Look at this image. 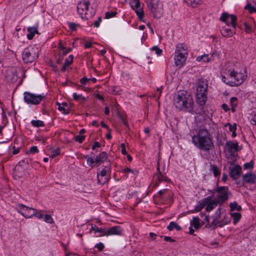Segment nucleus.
<instances>
[{
  "label": "nucleus",
  "instance_id": "1",
  "mask_svg": "<svg viewBox=\"0 0 256 256\" xmlns=\"http://www.w3.org/2000/svg\"><path fill=\"white\" fill-rule=\"evenodd\" d=\"M175 107L185 112H191L193 109V99L192 96L185 91L179 92L174 99Z\"/></svg>",
  "mask_w": 256,
  "mask_h": 256
},
{
  "label": "nucleus",
  "instance_id": "2",
  "mask_svg": "<svg viewBox=\"0 0 256 256\" xmlns=\"http://www.w3.org/2000/svg\"><path fill=\"white\" fill-rule=\"evenodd\" d=\"M94 0H82L77 6V11L82 18L92 17L94 15L95 10L91 6Z\"/></svg>",
  "mask_w": 256,
  "mask_h": 256
},
{
  "label": "nucleus",
  "instance_id": "3",
  "mask_svg": "<svg viewBox=\"0 0 256 256\" xmlns=\"http://www.w3.org/2000/svg\"><path fill=\"white\" fill-rule=\"evenodd\" d=\"M208 130L206 128H200L198 135L194 136L192 140L198 148L204 151L208 150Z\"/></svg>",
  "mask_w": 256,
  "mask_h": 256
},
{
  "label": "nucleus",
  "instance_id": "4",
  "mask_svg": "<svg viewBox=\"0 0 256 256\" xmlns=\"http://www.w3.org/2000/svg\"><path fill=\"white\" fill-rule=\"evenodd\" d=\"M188 54V48L186 45L184 44H178L174 58L176 66L179 68H182L186 61Z\"/></svg>",
  "mask_w": 256,
  "mask_h": 256
},
{
  "label": "nucleus",
  "instance_id": "5",
  "mask_svg": "<svg viewBox=\"0 0 256 256\" xmlns=\"http://www.w3.org/2000/svg\"><path fill=\"white\" fill-rule=\"evenodd\" d=\"M208 86L207 81L200 80L198 83L196 94V100L198 104L204 106L207 100V89Z\"/></svg>",
  "mask_w": 256,
  "mask_h": 256
},
{
  "label": "nucleus",
  "instance_id": "6",
  "mask_svg": "<svg viewBox=\"0 0 256 256\" xmlns=\"http://www.w3.org/2000/svg\"><path fill=\"white\" fill-rule=\"evenodd\" d=\"M146 2L154 18H159L162 16V6L159 4L158 0H146Z\"/></svg>",
  "mask_w": 256,
  "mask_h": 256
},
{
  "label": "nucleus",
  "instance_id": "7",
  "mask_svg": "<svg viewBox=\"0 0 256 256\" xmlns=\"http://www.w3.org/2000/svg\"><path fill=\"white\" fill-rule=\"evenodd\" d=\"M212 194L216 192L218 194L216 198L217 202L222 204L228 198L229 195H231L230 192L226 186H217L216 190H210Z\"/></svg>",
  "mask_w": 256,
  "mask_h": 256
},
{
  "label": "nucleus",
  "instance_id": "8",
  "mask_svg": "<svg viewBox=\"0 0 256 256\" xmlns=\"http://www.w3.org/2000/svg\"><path fill=\"white\" fill-rule=\"evenodd\" d=\"M232 78H234V81L231 82L230 86H238L242 84L246 80L247 74L246 70H244V72H237L235 71H231L229 74Z\"/></svg>",
  "mask_w": 256,
  "mask_h": 256
},
{
  "label": "nucleus",
  "instance_id": "9",
  "mask_svg": "<svg viewBox=\"0 0 256 256\" xmlns=\"http://www.w3.org/2000/svg\"><path fill=\"white\" fill-rule=\"evenodd\" d=\"M24 102L29 104H38L45 97L42 94L36 95L29 92H24Z\"/></svg>",
  "mask_w": 256,
  "mask_h": 256
},
{
  "label": "nucleus",
  "instance_id": "10",
  "mask_svg": "<svg viewBox=\"0 0 256 256\" xmlns=\"http://www.w3.org/2000/svg\"><path fill=\"white\" fill-rule=\"evenodd\" d=\"M22 60L25 63H32L38 58L36 50L34 48H26L22 53Z\"/></svg>",
  "mask_w": 256,
  "mask_h": 256
},
{
  "label": "nucleus",
  "instance_id": "11",
  "mask_svg": "<svg viewBox=\"0 0 256 256\" xmlns=\"http://www.w3.org/2000/svg\"><path fill=\"white\" fill-rule=\"evenodd\" d=\"M111 165L110 164L104 167L101 171L100 174H98V182L100 184H104L108 182L110 178L111 172Z\"/></svg>",
  "mask_w": 256,
  "mask_h": 256
},
{
  "label": "nucleus",
  "instance_id": "12",
  "mask_svg": "<svg viewBox=\"0 0 256 256\" xmlns=\"http://www.w3.org/2000/svg\"><path fill=\"white\" fill-rule=\"evenodd\" d=\"M220 20L225 22L228 26H229L230 24H232L234 28H236L237 18L234 14H229L227 12H224L222 14Z\"/></svg>",
  "mask_w": 256,
  "mask_h": 256
},
{
  "label": "nucleus",
  "instance_id": "13",
  "mask_svg": "<svg viewBox=\"0 0 256 256\" xmlns=\"http://www.w3.org/2000/svg\"><path fill=\"white\" fill-rule=\"evenodd\" d=\"M227 150L230 156H235L239 150L238 143L236 141H228L226 143Z\"/></svg>",
  "mask_w": 256,
  "mask_h": 256
},
{
  "label": "nucleus",
  "instance_id": "14",
  "mask_svg": "<svg viewBox=\"0 0 256 256\" xmlns=\"http://www.w3.org/2000/svg\"><path fill=\"white\" fill-rule=\"evenodd\" d=\"M157 164V173L156 174V183L154 184V187L158 186L160 182L162 181H170V180L168 178L166 174H164V173L160 171L159 162H158Z\"/></svg>",
  "mask_w": 256,
  "mask_h": 256
},
{
  "label": "nucleus",
  "instance_id": "15",
  "mask_svg": "<svg viewBox=\"0 0 256 256\" xmlns=\"http://www.w3.org/2000/svg\"><path fill=\"white\" fill-rule=\"evenodd\" d=\"M18 206L20 209L24 210V212H20V214L26 218H31L35 214L34 212H35L36 211V209L28 208L23 204H20Z\"/></svg>",
  "mask_w": 256,
  "mask_h": 256
},
{
  "label": "nucleus",
  "instance_id": "16",
  "mask_svg": "<svg viewBox=\"0 0 256 256\" xmlns=\"http://www.w3.org/2000/svg\"><path fill=\"white\" fill-rule=\"evenodd\" d=\"M230 176L234 180L237 179L242 171V168L239 165L230 166L229 168Z\"/></svg>",
  "mask_w": 256,
  "mask_h": 256
},
{
  "label": "nucleus",
  "instance_id": "17",
  "mask_svg": "<svg viewBox=\"0 0 256 256\" xmlns=\"http://www.w3.org/2000/svg\"><path fill=\"white\" fill-rule=\"evenodd\" d=\"M122 229L120 226H112L108 229H106V236L118 235L120 236L122 234Z\"/></svg>",
  "mask_w": 256,
  "mask_h": 256
},
{
  "label": "nucleus",
  "instance_id": "18",
  "mask_svg": "<svg viewBox=\"0 0 256 256\" xmlns=\"http://www.w3.org/2000/svg\"><path fill=\"white\" fill-rule=\"evenodd\" d=\"M206 206V210L208 211V198H206L200 200L198 206L195 208L194 210L192 211V212H198L200 211L202 208Z\"/></svg>",
  "mask_w": 256,
  "mask_h": 256
},
{
  "label": "nucleus",
  "instance_id": "19",
  "mask_svg": "<svg viewBox=\"0 0 256 256\" xmlns=\"http://www.w3.org/2000/svg\"><path fill=\"white\" fill-rule=\"evenodd\" d=\"M244 181L248 184H254L256 182V175L254 174L247 173L242 176Z\"/></svg>",
  "mask_w": 256,
  "mask_h": 256
},
{
  "label": "nucleus",
  "instance_id": "20",
  "mask_svg": "<svg viewBox=\"0 0 256 256\" xmlns=\"http://www.w3.org/2000/svg\"><path fill=\"white\" fill-rule=\"evenodd\" d=\"M230 222V220L226 218H224V220L222 222H220L216 220H214V221L212 222L210 224H209V227L214 229L215 228L216 226L222 227L224 225L229 224Z\"/></svg>",
  "mask_w": 256,
  "mask_h": 256
},
{
  "label": "nucleus",
  "instance_id": "21",
  "mask_svg": "<svg viewBox=\"0 0 256 256\" xmlns=\"http://www.w3.org/2000/svg\"><path fill=\"white\" fill-rule=\"evenodd\" d=\"M107 158L108 154L105 152H102L95 158V162L96 164H97L98 166H100V164H102L104 161H106Z\"/></svg>",
  "mask_w": 256,
  "mask_h": 256
},
{
  "label": "nucleus",
  "instance_id": "22",
  "mask_svg": "<svg viewBox=\"0 0 256 256\" xmlns=\"http://www.w3.org/2000/svg\"><path fill=\"white\" fill-rule=\"evenodd\" d=\"M38 26H34L32 27H28V34H27V38L28 40H32L35 34H39L38 32Z\"/></svg>",
  "mask_w": 256,
  "mask_h": 256
},
{
  "label": "nucleus",
  "instance_id": "23",
  "mask_svg": "<svg viewBox=\"0 0 256 256\" xmlns=\"http://www.w3.org/2000/svg\"><path fill=\"white\" fill-rule=\"evenodd\" d=\"M58 110L62 112L63 114H68L70 112V110L66 103L64 102L62 104L58 103Z\"/></svg>",
  "mask_w": 256,
  "mask_h": 256
},
{
  "label": "nucleus",
  "instance_id": "24",
  "mask_svg": "<svg viewBox=\"0 0 256 256\" xmlns=\"http://www.w3.org/2000/svg\"><path fill=\"white\" fill-rule=\"evenodd\" d=\"M92 230L94 231L95 232L100 233V236H106V229L99 228L96 225H92Z\"/></svg>",
  "mask_w": 256,
  "mask_h": 256
},
{
  "label": "nucleus",
  "instance_id": "25",
  "mask_svg": "<svg viewBox=\"0 0 256 256\" xmlns=\"http://www.w3.org/2000/svg\"><path fill=\"white\" fill-rule=\"evenodd\" d=\"M234 32L233 30L228 28H222L221 30V34L224 36L230 37L232 36Z\"/></svg>",
  "mask_w": 256,
  "mask_h": 256
},
{
  "label": "nucleus",
  "instance_id": "26",
  "mask_svg": "<svg viewBox=\"0 0 256 256\" xmlns=\"http://www.w3.org/2000/svg\"><path fill=\"white\" fill-rule=\"evenodd\" d=\"M191 226H194L196 229H198L200 227V218L198 217H194L190 222Z\"/></svg>",
  "mask_w": 256,
  "mask_h": 256
},
{
  "label": "nucleus",
  "instance_id": "27",
  "mask_svg": "<svg viewBox=\"0 0 256 256\" xmlns=\"http://www.w3.org/2000/svg\"><path fill=\"white\" fill-rule=\"evenodd\" d=\"M167 228L170 231H172L174 229H176L177 230H180L182 229L181 227L174 222H170Z\"/></svg>",
  "mask_w": 256,
  "mask_h": 256
},
{
  "label": "nucleus",
  "instance_id": "28",
  "mask_svg": "<svg viewBox=\"0 0 256 256\" xmlns=\"http://www.w3.org/2000/svg\"><path fill=\"white\" fill-rule=\"evenodd\" d=\"M202 0H184V2L189 5L192 6V7H195L197 5L200 4Z\"/></svg>",
  "mask_w": 256,
  "mask_h": 256
},
{
  "label": "nucleus",
  "instance_id": "29",
  "mask_svg": "<svg viewBox=\"0 0 256 256\" xmlns=\"http://www.w3.org/2000/svg\"><path fill=\"white\" fill-rule=\"evenodd\" d=\"M230 208L231 211H234V210L240 211L242 210L241 206L238 205V203L236 202H233L230 203Z\"/></svg>",
  "mask_w": 256,
  "mask_h": 256
},
{
  "label": "nucleus",
  "instance_id": "30",
  "mask_svg": "<svg viewBox=\"0 0 256 256\" xmlns=\"http://www.w3.org/2000/svg\"><path fill=\"white\" fill-rule=\"evenodd\" d=\"M230 214L234 219V224H236L241 218L240 214L239 212H232Z\"/></svg>",
  "mask_w": 256,
  "mask_h": 256
},
{
  "label": "nucleus",
  "instance_id": "31",
  "mask_svg": "<svg viewBox=\"0 0 256 256\" xmlns=\"http://www.w3.org/2000/svg\"><path fill=\"white\" fill-rule=\"evenodd\" d=\"M31 124L34 126L36 128L44 126V122L40 120H32L31 122Z\"/></svg>",
  "mask_w": 256,
  "mask_h": 256
},
{
  "label": "nucleus",
  "instance_id": "32",
  "mask_svg": "<svg viewBox=\"0 0 256 256\" xmlns=\"http://www.w3.org/2000/svg\"><path fill=\"white\" fill-rule=\"evenodd\" d=\"M218 204H220V202H217L216 199L211 200L209 198V211L216 208Z\"/></svg>",
  "mask_w": 256,
  "mask_h": 256
},
{
  "label": "nucleus",
  "instance_id": "33",
  "mask_svg": "<svg viewBox=\"0 0 256 256\" xmlns=\"http://www.w3.org/2000/svg\"><path fill=\"white\" fill-rule=\"evenodd\" d=\"M73 98L74 100L78 102H84L86 100L85 98L82 96L80 94H78L74 92L73 94Z\"/></svg>",
  "mask_w": 256,
  "mask_h": 256
},
{
  "label": "nucleus",
  "instance_id": "34",
  "mask_svg": "<svg viewBox=\"0 0 256 256\" xmlns=\"http://www.w3.org/2000/svg\"><path fill=\"white\" fill-rule=\"evenodd\" d=\"M138 18L140 20H142L144 16V12L142 8H139L134 10Z\"/></svg>",
  "mask_w": 256,
  "mask_h": 256
},
{
  "label": "nucleus",
  "instance_id": "35",
  "mask_svg": "<svg viewBox=\"0 0 256 256\" xmlns=\"http://www.w3.org/2000/svg\"><path fill=\"white\" fill-rule=\"evenodd\" d=\"M196 60L198 62L204 61V62H208V54H204L197 57Z\"/></svg>",
  "mask_w": 256,
  "mask_h": 256
},
{
  "label": "nucleus",
  "instance_id": "36",
  "mask_svg": "<svg viewBox=\"0 0 256 256\" xmlns=\"http://www.w3.org/2000/svg\"><path fill=\"white\" fill-rule=\"evenodd\" d=\"M68 25L70 29L72 30H76L77 27L80 26L78 24L72 22H68Z\"/></svg>",
  "mask_w": 256,
  "mask_h": 256
},
{
  "label": "nucleus",
  "instance_id": "37",
  "mask_svg": "<svg viewBox=\"0 0 256 256\" xmlns=\"http://www.w3.org/2000/svg\"><path fill=\"white\" fill-rule=\"evenodd\" d=\"M245 9L248 10L250 13L256 12V8L252 6L250 4H248L245 6Z\"/></svg>",
  "mask_w": 256,
  "mask_h": 256
},
{
  "label": "nucleus",
  "instance_id": "38",
  "mask_svg": "<svg viewBox=\"0 0 256 256\" xmlns=\"http://www.w3.org/2000/svg\"><path fill=\"white\" fill-rule=\"evenodd\" d=\"M44 221L46 222L50 223V224H53L54 223V221L53 220V218L50 214H46L44 216Z\"/></svg>",
  "mask_w": 256,
  "mask_h": 256
},
{
  "label": "nucleus",
  "instance_id": "39",
  "mask_svg": "<svg viewBox=\"0 0 256 256\" xmlns=\"http://www.w3.org/2000/svg\"><path fill=\"white\" fill-rule=\"evenodd\" d=\"M117 12H108L106 13L105 18H110L116 16Z\"/></svg>",
  "mask_w": 256,
  "mask_h": 256
},
{
  "label": "nucleus",
  "instance_id": "40",
  "mask_svg": "<svg viewBox=\"0 0 256 256\" xmlns=\"http://www.w3.org/2000/svg\"><path fill=\"white\" fill-rule=\"evenodd\" d=\"M228 126L229 127V130L230 132H232L234 130H236V124H234L232 125L230 123H227L225 124L224 126L226 127L227 126Z\"/></svg>",
  "mask_w": 256,
  "mask_h": 256
},
{
  "label": "nucleus",
  "instance_id": "41",
  "mask_svg": "<svg viewBox=\"0 0 256 256\" xmlns=\"http://www.w3.org/2000/svg\"><path fill=\"white\" fill-rule=\"evenodd\" d=\"M212 170L214 176L216 177L220 174V172L219 169L216 166H212Z\"/></svg>",
  "mask_w": 256,
  "mask_h": 256
},
{
  "label": "nucleus",
  "instance_id": "42",
  "mask_svg": "<svg viewBox=\"0 0 256 256\" xmlns=\"http://www.w3.org/2000/svg\"><path fill=\"white\" fill-rule=\"evenodd\" d=\"M151 50L155 52L156 54L158 56H160L162 54V50L156 46H154L151 48Z\"/></svg>",
  "mask_w": 256,
  "mask_h": 256
},
{
  "label": "nucleus",
  "instance_id": "43",
  "mask_svg": "<svg viewBox=\"0 0 256 256\" xmlns=\"http://www.w3.org/2000/svg\"><path fill=\"white\" fill-rule=\"evenodd\" d=\"M254 166L253 161H250L249 162H247L244 164V169L252 168Z\"/></svg>",
  "mask_w": 256,
  "mask_h": 256
},
{
  "label": "nucleus",
  "instance_id": "44",
  "mask_svg": "<svg viewBox=\"0 0 256 256\" xmlns=\"http://www.w3.org/2000/svg\"><path fill=\"white\" fill-rule=\"evenodd\" d=\"M85 138L84 136H76L74 139L76 142H79L80 143H82L83 142L84 139Z\"/></svg>",
  "mask_w": 256,
  "mask_h": 256
},
{
  "label": "nucleus",
  "instance_id": "45",
  "mask_svg": "<svg viewBox=\"0 0 256 256\" xmlns=\"http://www.w3.org/2000/svg\"><path fill=\"white\" fill-rule=\"evenodd\" d=\"M38 152V150L37 146H32L30 148L28 153L34 154V153H37Z\"/></svg>",
  "mask_w": 256,
  "mask_h": 256
},
{
  "label": "nucleus",
  "instance_id": "46",
  "mask_svg": "<svg viewBox=\"0 0 256 256\" xmlns=\"http://www.w3.org/2000/svg\"><path fill=\"white\" fill-rule=\"evenodd\" d=\"M87 163L88 164L92 166V167H93L94 166V165L93 164L94 163H96L95 162V160H94V158H88V160H87Z\"/></svg>",
  "mask_w": 256,
  "mask_h": 256
},
{
  "label": "nucleus",
  "instance_id": "47",
  "mask_svg": "<svg viewBox=\"0 0 256 256\" xmlns=\"http://www.w3.org/2000/svg\"><path fill=\"white\" fill-rule=\"evenodd\" d=\"M219 56V52L216 50H215L212 54V58L213 60L218 59Z\"/></svg>",
  "mask_w": 256,
  "mask_h": 256
},
{
  "label": "nucleus",
  "instance_id": "48",
  "mask_svg": "<svg viewBox=\"0 0 256 256\" xmlns=\"http://www.w3.org/2000/svg\"><path fill=\"white\" fill-rule=\"evenodd\" d=\"M162 238V237H164V240L165 241H166V242H175V240L174 239H172L171 237L170 236H161Z\"/></svg>",
  "mask_w": 256,
  "mask_h": 256
},
{
  "label": "nucleus",
  "instance_id": "49",
  "mask_svg": "<svg viewBox=\"0 0 256 256\" xmlns=\"http://www.w3.org/2000/svg\"><path fill=\"white\" fill-rule=\"evenodd\" d=\"M100 146L101 145L99 142H94V144L92 146V150H94L96 148H100Z\"/></svg>",
  "mask_w": 256,
  "mask_h": 256
},
{
  "label": "nucleus",
  "instance_id": "50",
  "mask_svg": "<svg viewBox=\"0 0 256 256\" xmlns=\"http://www.w3.org/2000/svg\"><path fill=\"white\" fill-rule=\"evenodd\" d=\"M60 154V150L57 149L53 152V154L50 156L51 158H54Z\"/></svg>",
  "mask_w": 256,
  "mask_h": 256
},
{
  "label": "nucleus",
  "instance_id": "51",
  "mask_svg": "<svg viewBox=\"0 0 256 256\" xmlns=\"http://www.w3.org/2000/svg\"><path fill=\"white\" fill-rule=\"evenodd\" d=\"M120 147L122 148V154L124 155L126 154L127 152L125 147V144L124 143L121 144Z\"/></svg>",
  "mask_w": 256,
  "mask_h": 256
},
{
  "label": "nucleus",
  "instance_id": "52",
  "mask_svg": "<svg viewBox=\"0 0 256 256\" xmlns=\"http://www.w3.org/2000/svg\"><path fill=\"white\" fill-rule=\"evenodd\" d=\"M246 31L248 32H252V28L246 22L244 23Z\"/></svg>",
  "mask_w": 256,
  "mask_h": 256
},
{
  "label": "nucleus",
  "instance_id": "53",
  "mask_svg": "<svg viewBox=\"0 0 256 256\" xmlns=\"http://www.w3.org/2000/svg\"><path fill=\"white\" fill-rule=\"evenodd\" d=\"M168 190L166 188L162 190H160L158 192V194L160 195V196L162 198V194L168 193Z\"/></svg>",
  "mask_w": 256,
  "mask_h": 256
},
{
  "label": "nucleus",
  "instance_id": "54",
  "mask_svg": "<svg viewBox=\"0 0 256 256\" xmlns=\"http://www.w3.org/2000/svg\"><path fill=\"white\" fill-rule=\"evenodd\" d=\"M101 22L102 18L100 17H98V20H96L94 24V27L98 28L100 26V24Z\"/></svg>",
  "mask_w": 256,
  "mask_h": 256
},
{
  "label": "nucleus",
  "instance_id": "55",
  "mask_svg": "<svg viewBox=\"0 0 256 256\" xmlns=\"http://www.w3.org/2000/svg\"><path fill=\"white\" fill-rule=\"evenodd\" d=\"M122 171L124 172H130L132 173H133L134 175H136L137 174H138L137 172L136 174H134V170H132V169H130V168H126L123 169Z\"/></svg>",
  "mask_w": 256,
  "mask_h": 256
},
{
  "label": "nucleus",
  "instance_id": "56",
  "mask_svg": "<svg viewBox=\"0 0 256 256\" xmlns=\"http://www.w3.org/2000/svg\"><path fill=\"white\" fill-rule=\"evenodd\" d=\"M236 101L237 98L236 97H232L230 98V103L233 106L236 105Z\"/></svg>",
  "mask_w": 256,
  "mask_h": 256
},
{
  "label": "nucleus",
  "instance_id": "57",
  "mask_svg": "<svg viewBox=\"0 0 256 256\" xmlns=\"http://www.w3.org/2000/svg\"><path fill=\"white\" fill-rule=\"evenodd\" d=\"M95 247L97 248L99 250L101 251L104 248V245L102 243L100 242Z\"/></svg>",
  "mask_w": 256,
  "mask_h": 256
},
{
  "label": "nucleus",
  "instance_id": "58",
  "mask_svg": "<svg viewBox=\"0 0 256 256\" xmlns=\"http://www.w3.org/2000/svg\"><path fill=\"white\" fill-rule=\"evenodd\" d=\"M90 79H88L86 77H84L80 79V82L82 84H86L87 83V82L90 80Z\"/></svg>",
  "mask_w": 256,
  "mask_h": 256
},
{
  "label": "nucleus",
  "instance_id": "59",
  "mask_svg": "<svg viewBox=\"0 0 256 256\" xmlns=\"http://www.w3.org/2000/svg\"><path fill=\"white\" fill-rule=\"evenodd\" d=\"M120 115V118L122 120V122L123 123V124L126 127H128V122L125 120L124 118H123V116H121L120 114H119Z\"/></svg>",
  "mask_w": 256,
  "mask_h": 256
},
{
  "label": "nucleus",
  "instance_id": "60",
  "mask_svg": "<svg viewBox=\"0 0 256 256\" xmlns=\"http://www.w3.org/2000/svg\"><path fill=\"white\" fill-rule=\"evenodd\" d=\"M34 212L35 214L34 216H36L39 219L42 218L44 216L42 214L37 212L36 211L35 212Z\"/></svg>",
  "mask_w": 256,
  "mask_h": 256
},
{
  "label": "nucleus",
  "instance_id": "61",
  "mask_svg": "<svg viewBox=\"0 0 256 256\" xmlns=\"http://www.w3.org/2000/svg\"><path fill=\"white\" fill-rule=\"evenodd\" d=\"M140 1L136 2V4H135V5H134V8H133V9L134 10H136V9L140 8Z\"/></svg>",
  "mask_w": 256,
  "mask_h": 256
},
{
  "label": "nucleus",
  "instance_id": "62",
  "mask_svg": "<svg viewBox=\"0 0 256 256\" xmlns=\"http://www.w3.org/2000/svg\"><path fill=\"white\" fill-rule=\"evenodd\" d=\"M13 152H12V154H18V153H19L20 152V148H16L15 146H14L13 147Z\"/></svg>",
  "mask_w": 256,
  "mask_h": 256
},
{
  "label": "nucleus",
  "instance_id": "63",
  "mask_svg": "<svg viewBox=\"0 0 256 256\" xmlns=\"http://www.w3.org/2000/svg\"><path fill=\"white\" fill-rule=\"evenodd\" d=\"M71 50H72V48H66V49H65V50H64L62 52V54H63V55H66L67 54H68V52H70Z\"/></svg>",
  "mask_w": 256,
  "mask_h": 256
},
{
  "label": "nucleus",
  "instance_id": "64",
  "mask_svg": "<svg viewBox=\"0 0 256 256\" xmlns=\"http://www.w3.org/2000/svg\"><path fill=\"white\" fill-rule=\"evenodd\" d=\"M222 108L225 112H227L228 110H229V108H228V106L226 104H222Z\"/></svg>",
  "mask_w": 256,
  "mask_h": 256
}]
</instances>
